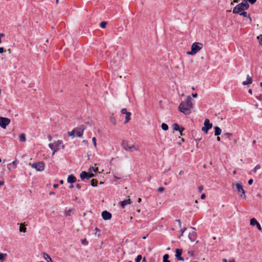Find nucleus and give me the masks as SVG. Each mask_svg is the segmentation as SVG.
<instances>
[{
	"label": "nucleus",
	"mask_w": 262,
	"mask_h": 262,
	"mask_svg": "<svg viewBox=\"0 0 262 262\" xmlns=\"http://www.w3.org/2000/svg\"><path fill=\"white\" fill-rule=\"evenodd\" d=\"M76 187L77 189H80L81 188V185L79 184H77L76 185Z\"/></svg>",
	"instance_id": "53"
},
{
	"label": "nucleus",
	"mask_w": 262,
	"mask_h": 262,
	"mask_svg": "<svg viewBox=\"0 0 262 262\" xmlns=\"http://www.w3.org/2000/svg\"><path fill=\"white\" fill-rule=\"evenodd\" d=\"M81 243L84 245H86L88 244V242L84 238L81 240Z\"/></svg>",
	"instance_id": "40"
},
{
	"label": "nucleus",
	"mask_w": 262,
	"mask_h": 262,
	"mask_svg": "<svg viewBox=\"0 0 262 262\" xmlns=\"http://www.w3.org/2000/svg\"><path fill=\"white\" fill-rule=\"evenodd\" d=\"M19 231L22 232H26V228L25 227H23V224H21L20 225V228H19Z\"/></svg>",
	"instance_id": "29"
},
{
	"label": "nucleus",
	"mask_w": 262,
	"mask_h": 262,
	"mask_svg": "<svg viewBox=\"0 0 262 262\" xmlns=\"http://www.w3.org/2000/svg\"><path fill=\"white\" fill-rule=\"evenodd\" d=\"M192 101L193 99L190 96H187L186 100L182 102L180 104L179 110L185 115L190 114L191 112V110L193 108Z\"/></svg>",
	"instance_id": "1"
},
{
	"label": "nucleus",
	"mask_w": 262,
	"mask_h": 262,
	"mask_svg": "<svg viewBox=\"0 0 262 262\" xmlns=\"http://www.w3.org/2000/svg\"><path fill=\"white\" fill-rule=\"evenodd\" d=\"M10 122V120L9 119L2 117H0V126L3 128H6Z\"/></svg>",
	"instance_id": "7"
},
{
	"label": "nucleus",
	"mask_w": 262,
	"mask_h": 262,
	"mask_svg": "<svg viewBox=\"0 0 262 262\" xmlns=\"http://www.w3.org/2000/svg\"><path fill=\"white\" fill-rule=\"evenodd\" d=\"M247 1H248L250 3L252 4H254L256 0H247Z\"/></svg>",
	"instance_id": "47"
},
{
	"label": "nucleus",
	"mask_w": 262,
	"mask_h": 262,
	"mask_svg": "<svg viewBox=\"0 0 262 262\" xmlns=\"http://www.w3.org/2000/svg\"><path fill=\"white\" fill-rule=\"evenodd\" d=\"M98 167H90V169H89V171H90V172H92V171H93L94 172H97V171H98Z\"/></svg>",
	"instance_id": "30"
},
{
	"label": "nucleus",
	"mask_w": 262,
	"mask_h": 262,
	"mask_svg": "<svg viewBox=\"0 0 262 262\" xmlns=\"http://www.w3.org/2000/svg\"><path fill=\"white\" fill-rule=\"evenodd\" d=\"M102 217L104 220H110L112 217V214L111 213L107 211H103L102 212Z\"/></svg>",
	"instance_id": "9"
},
{
	"label": "nucleus",
	"mask_w": 262,
	"mask_h": 262,
	"mask_svg": "<svg viewBox=\"0 0 262 262\" xmlns=\"http://www.w3.org/2000/svg\"><path fill=\"white\" fill-rule=\"evenodd\" d=\"M10 165H13V167L14 168H15L16 167L17 164V161L16 160L13 161Z\"/></svg>",
	"instance_id": "36"
},
{
	"label": "nucleus",
	"mask_w": 262,
	"mask_h": 262,
	"mask_svg": "<svg viewBox=\"0 0 262 262\" xmlns=\"http://www.w3.org/2000/svg\"><path fill=\"white\" fill-rule=\"evenodd\" d=\"M19 140L22 142H25L26 141V135L25 134H21L19 136Z\"/></svg>",
	"instance_id": "21"
},
{
	"label": "nucleus",
	"mask_w": 262,
	"mask_h": 262,
	"mask_svg": "<svg viewBox=\"0 0 262 262\" xmlns=\"http://www.w3.org/2000/svg\"><path fill=\"white\" fill-rule=\"evenodd\" d=\"M248 92H249V94H252V90L249 89V91H248Z\"/></svg>",
	"instance_id": "58"
},
{
	"label": "nucleus",
	"mask_w": 262,
	"mask_h": 262,
	"mask_svg": "<svg viewBox=\"0 0 262 262\" xmlns=\"http://www.w3.org/2000/svg\"><path fill=\"white\" fill-rule=\"evenodd\" d=\"M212 124L210 123L209 119H206L204 121V126L202 128V130L207 134L210 128L212 127Z\"/></svg>",
	"instance_id": "6"
},
{
	"label": "nucleus",
	"mask_w": 262,
	"mask_h": 262,
	"mask_svg": "<svg viewBox=\"0 0 262 262\" xmlns=\"http://www.w3.org/2000/svg\"><path fill=\"white\" fill-rule=\"evenodd\" d=\"M31 165L33 168L35 169L37 171H43L45 169V163L42 162L34 163L31 164Z\"/></svg>",
	"instance_id": "5"
},
{
	"label": "nucleus",
	"mask_w": 262,
	"mask_h": 262,
	"mask_svg": "<svg viewBox=\"0 0 262 262\" xmlns=\"http://www.w3.org/2000/svg\"><path fill=\"white\" fill-rule=\"evenodd\" d=\"M214 129H215V132H214L215 136H219L220 135H221L222 130L219 127L215 126Z\"/></svg>",
	"instance_id": "18"
},
{
	"label": "nucleus",
	"mask_w": 262,
	"mask_h": 262,
	"mask_svg": "<svg viewBox=\"0 0 262 262\" xmlns=\"http://www.w3.org/2000/svg\"><path fill=\"white\" fill-rule=\"evenodd\" d=\"M256 226H257V228L259 231H261L262 229L259 223H258V224Z\"/></svg>",
	"instance_id": "46"
},
{
	"label": "nucleus",
	"mask_w": 262,
	"mask_h": 262,
	"mask_svg": "<svg viewBox=\"0 0 262 262\" xmlns=\"http://www.w3.org/2000/svg\"><path fill=\"white\" fill-rule=\"evenodd\" d=\"M176 222H178V224H179V227H181V221H180L179 219H178V220H176Z\"/></svg>",
	"instance_id": "49"
},
{
	"label": "nucleus",
	"mask_w": 262,
	"mask_h": 262,
	"mask_svg": "<svg viewBox=\"0 0 262 262\" xmlns=\"http://www.w3.org/2000/svg\"><path fill=\"white\" fill-rule=\"evenodd\" d=\"M75 130V134H76L77 136H82L83 132V129L79 128V129H74Z\"/></svg>",
	"instance_id": "17"
},
{
	"label": "nucleus",
	"mask_w": 262,
	"mask_h": 262,
	"mask_svg": "<svg viewBox=\"0 0 262 262\" xmlns=\"http://www.w3.org/2000/svg\"><path fill=\"white\" fill-rule=\"evenodd\" d=\"M53 187H54V188H58V184H54L53 185Z\"/></svg>",
	"instance_id": "55"
},
{
	"label": "nucleus",
	"mask_w": 262,
	"mask_h": 262,
	"mask_svg": "<svg viewBox=\"0 0 262 262\" xmlns=\"http://www.w3.org/2000/svg\"><path fill=\"white\" fill-rule=\"evenodd\" d=\"M253 179H250V180L248 181V184H249V185H252V183H253Z\"/></svg>",
	"instance_id": "50"
},
{
	"label": "nucleus",
	"mask_w": 262,
	"mask_h": 262,
	"mask_svg": "<svg viewBox=\"0 0 262 262\" xmlns=\"http://www.w3.org/2000/svg\"><path fill=\"white\" fill-rule=\"evenodd\" d=\"M7 254L6 253H0V260H4L6 258Z\"/></svg>",
	"instance_id": "31"
},
{
	"label": "nucleus",
	"mask_w": 262,
	"mask_h": 262,
	"mask_svg": "<svg viewBox=\"0 0 262 262\" xmlns=\"http://www.w3.org/2000/svg\"><path fill=\"white\" fill-rule=\"evenodd\" d=\"M60 183L61 184H62L63 183V180H60Z\"/></svg>",
	"instance_id": "62"
},
{
	"label": "nucleus",
	"mask_w": 262,
	"mask_h": 262,
	"mask_svg": "<svg viewBox=\"0 0 262 262\" xmlns=\"http://www.w3.org/2000/svg\"><path fill=\"white\" fill-rule=\"evenodd\" d=\"M260 86L262 88V82L260 83Z\"/></svg>",
	"instance_id": "64"
},
{
	"label": "nucleus",
	"mask_w": 262,
	"mask_h": 262,
	"mask_svg": "<svg viewBox=\"0 0 262 262\" xmlns=\"http://www.w3.org/2000/svg\"><path fill=\"white\" fill-rule=\"evenodd\" d=\"M121 112L122 114H125V115H126L127 113H129L127 111L126 108H122L121 110Z\"/></svg>",
	"instance_id": "41"
},
{
	"label": "nucleus",
	"mask_w": 262,
	"mask_h": 262,
	"mask_svg": "<svg viewBox=\"0 0 262 262\" xmlns=\"http://www.w3.org/2000/svg\"><path fill=\"white\" fill-rule=\"evenodd\" d=\"M258 222L255 218H252L250 220V225L252 226L256 225L258 224Z\"/></svg>",
	"instance_id": "22"
},
{
	"label": "nucleus",
	"mask_w": 262,
	"mask_h": 262,
	"mask_svg": "<svg viewBox=\"0 0 262 262\" xmlns=\"http://www.w3.org/2000/svg\"><path fill=\"white\" fill-rule=\"evenodd\" d=\"M186 230V228H182L180 230V232H181V234H180V235L179 236V237H180L181 236H182L183 235V233L184 232V231Z\"/></svg>",
	"instance_id": "38"
},
{
	"label": "nucleus",
	"mask_w": 262,
	"mask_h": 262,
	"mask_svg": "<svg viewBox=\"0 0 262 262\" xmlns=\"http://www.w3.org/2000/svg\"><path fill=\"white\" fill-rule=\"evenodd\" d=\"M184 130V128L183 127H180V129H179V130H178L179 131V132H180V135H181V136H183V134L182 132H183V131Z\"/></svg>",
	"instance_id": "44"
},
{
	"label": "nucleus",
	"mask_w": 262,
	"mask_h": 262,
	"mask_svg": "<svg viewBox=\"0 0 262 262\" xmlns=\"http://www.w3.org/2000/svg\"><path fill=\"white\" fill-rule=\"evenodd\" d=\"M49 146L50 149L53 150V155H54L57 150L61 148H63L64 147L62 141L60 140H58L57 141H55L53 143H50L49 144Z\"/></svg>",
	"instance_id": "2"
},
{
	"label": "nucleus",
	"mask_w": 262,
	"mask_h": 262,
	"mask_svg": "<svg viewBox=\"0 0 262 262\" xmlns=\"http://www.w3.org/2000/svg\"><path fill=\"white\" fill-rule=\"evenodd\" d=\"M4 51V48L3 47H0V53H3Z\"/></svg>",
	"instance_id": "52"
},
{
	"label": "nucleus",
	"mask_w": 262,
	"mask_h": 262,
	"mask_svg": "<svg viewBox=\"0 0 262 262\" xmlns=\"http://www.w3.org/2000/svg\"><path fill=\"white\" fill-rule=\"evenodd\" d=\"M203 45L200 42H194L192 43L191 48V51H188L187 54L193 55L202 49Z\"/></svg>",
	"instance_id": "4"
},
{
	"label": "nucleus",
	"mask_w": 262,
	"mask_h": 262,
	"mask_svg": "<svg viewBox=\"0 0 262 262\" xmlns=\"http://www.w3.org/2000/svg\"><path fill=\"white\" fill-rule=\"evenodd\" d=\"M147 236V235L143 236V239H146Z\"/></svg>",
	"instance_id": "63"
},
{
	"label": "nucleus",
	"mask_w": 262,
	"mask_h": 262,
	"mask_svg": "<svg viewBox=\"0 0 262 262\" xmlns=\"http://www.w3.org/2000/svg\"><path fill=\"white\" fill-rule=\"evenodd\" d=\"M236 189L238 192L241 193V197L244 199L246 198L245 191L243 188V186L241 183H236L235 184Z\"/></svg>",
	"instance_id": "8"
},
{
	"label": "nucleus",
	"mask_w": 262,
	"mask_h": 262,
	"mask_svg": "<svg viewBox=\"0 0 262 262\" xmlns=\"http://www.w3.org/2000/svg\"><path fill=\"white\" fill-rule=\"evenodd\" d=\"M164 191V188L162 187L159 188L158 189V191L159 192H162Z\"/></svg>",
	"instance_id": "43"
},
{
	"label": "nucleus",
	"mask_w": 262,
	"mask_h": 262,
	"mask_svg": "<svg viewBox=\"0 0 262 262\" xmlns=\"http://www.w3.org/2000/svg\"><path fill=\"white\" fill-rule=\"evenodd\" d=\"M76 181V177H74L73 175L71 174L70 175L67 179V182L69 183L73 184L74 182H75Z\"/></svg>",
	"instance_id": "16"
},
{
	"label": "nucleus",
	"mask_w": 262,
	"mask_h": 262,
	"mask_svg": "<svg viewBox=\"0 0 262 262\" xmlns=\"http://www.w3.org/2000/svg\"><path fill=\"white\" fill-rule=\"evenodd\" d=\"M141 201H142V199H141V198H139V199H138V203H141Z\"/></svg>",
	"instance_id": "56"
},
{
	"label": "nucleus",
	"mask_w": 262,
	"mask_h": 262,
	"mask_svg": "<svg viewBox=\"0 0 262 262\" xmlns=\"http://www.w3.org/2000/svg\"><path fill=\"white\" fill-rule=\"evenodd\" d=\"M4 184V181H0V186L3 185Z\"/></svg>",
	"instance_id": "57"
},
{
	"label": "nucleus",
	"mask_w": 262,
	"mask_h": 262,
	"mask_svg": "<svg viewBox=\"0 0 262 262\" xmlns=\"http://www.w3.org/2000/svg\"><path fill=\"white\" fill-rule=\"evenodd\" d=\"M257 39L259 41V43L260 45L262 46V35H259L257 37Z\"/></svg>",
	"instance_id": "32"
},
{
	"label": "nucleus",
	"mask_w": 262,
	"mask_h": 262,
	"mask_svg": "<svg viewBox=\"0 0 262 262\" xmlns=\"http://www.w3.org/2000/svg\"><path fill=\"white\" fill-rule=\"evenodd\" d=\"M260 165L259 164H257L252 171L253 172L256 173L257 171L260 168Z\"/></svg>",
	"instance_id": "27"
},
{
	"label": "nucleus",
	"mask_w": 262,
	"mask_h": 262,
	"mask_svg": "<svg viewBox=\"0 0 262 262\" xmlns=\"http://www.w3.org/2000/svg\"><path fill=\"white\" fill-rule=\"evenodd\" d=\"M130 115H131V113L130 112L127 113V114L126 115L124 123H126L128 122H129V121L130 120Z\"/></svg>",
	"instance_id": "23"
},
{
	"label": "nucleus",
	"mask_w": 262,
	"mask_h": 262,
	"mask_svg": "<svg viewBox=\"0 0 262 262\" xmlns=\"http://www.w3.org/2000/svg\"><path fill=\"white\" fill-rule=\"evenodd\" d=\"M249 7V5L247 3V2L244 1L241 4H239L234 8L233 10V13L239 14L241 12L244 11V10L248 9Z\"/></svg>",
	"instance_id": "3"
},
{
	"label": "nucleus",
	"mask_w": 262,
	"mask_h": 262,
	"mask_svg": "<svg viewBox=\"0 0 262 262\" xmlns=\"http://www.w3.org/2000/svg\"><path fill=\"white\" fill-rule=\"evenodd\" d=\"M91 185L93 187H95V186H97V181L95 179H92L91 180Z\"/></svg>",
	"instance_id": "28"
},
{
	"label": "nucleus",
	"mask_w": 262,
	"mask_h": 262,
	"mask_svg": "<svg viewBox=\"0 0 262 262\" xmlns=\"http://www.w3.org/2000/svg\"><path fill=\"white\" fill-rule=\"evenodd\" d=\"M130 143L127 140H123L121 146L122 148L126 151H128V147H130Z\"/></svg>",
	"instance_id": "11"
},
{
	"label": "nucleus",
	"mask_w": 262,
	"mask_h": 262,
	"mask_svg": "<svg viewBox=\"0 0 262 262\" xmlns=\"http://www.w3.org/2000/svg\"><path fill=\"white\" fill-rule=\"evenodd\" d=\"M80 177L82 180H84V179H88V172L85 171H82L80 174Z\"/></svg>",
	"instance_id": "20"
},
{
	"label": "nucleus",
	"mask_w": 262,
	"mask_h": 262,
	"mask_svg": "<svg viewBox=\"0 0 262 262\" xmlns=\"http://www.w3.org/2000/svg\"><path fill=\"white\" fill-rule=\"evenodd\" d=\"M169 258V255L167 254H165L163 256V262H170L168 259Z\"/></svg>",
	"instance_id": "24"
},
{
	"label": "nucleus",
	"mask_w": 262,
	"mask_h": 262,
	"mask_svg": "<svg viewBox=\"0 0 262 262\" xmlns=\"http://www.w3.org/2000/svg\"><path fill=\"white\" fill-rule=\"evenodd\" d=\"M225 135L227 136L228 137H230L232 136V134L230 133H226L225 134Z\"/></svg>",
	"instance_id": "48"
},
{
	"label": "nucleus",
	"mask_w": 262,
	"mask_h": 262,
	"mask_svg": "<svg viewBox=\"0 0 262 262\" xmlns=\"http://www.w3.org/2000/svg\"><path fill=\"white\" fill-rule=\"evenodd\" d=\"M173 129L174 130H178L180 129L179 125L177 123H174L172 125Z\"/></svg>",
	"instance_id": "26"
},
{
	"label": "nucleus",
	"mask_w": 262,
	"mask_h": 262,
	"mask_svg": "<svg viewBox=\"0 0 262 262\" xmlns=\"http://www.w3.org/2000/svg\"><path fill=\"white\" fill-rule=\"evenodd\" d=\"M188 238L191 242H194L196 238V234L194 231H192V232L189 233L188 235Z\"/></svg>",
	"instance_id": "12"
},
{
	"label": "nucleus",
	"mask_w": 262,
	"mask_h": 262,
	"mask_svg": "<svg viewBox=\"0 0 262 262\" xmlns=\"http://www.w3.org/2000/svg\"><path fill=\"white\" fill-rule=\"evenodd\" d=\"M161 128L164 130H167L168 129V126L166 124L163 123L161 124Z\"/></svg>",
	"instance_id": "25"
},
{
	"label": "nucleus",
	"mask_w": 262,
	"mask_h": 262,
	"mask_svg": "<svg viewBox=\"0 0 262 262\" xmlns=\"http://www.w3.org/2000/svg\"><path fill=\"white\" fill-rule=\"evenodd\" d=\"M92 142L93 143V144L94 145L95 147H96L97 146V143H96V139L95 137H93L92 138Z\"/></svg>",
	"instance_id": "42"
},
{
	"label": "nucleus",
	"mask_w": 262,
	"mask_h": 262,
	"mask_svg": "<svg viewBox=\"0 0 262 262\" xmlns=\"http://www.w3.org/2000/svg\"><path fill=\"white\" fill-rule=\"evenodd\" d=\"M229 262H235V260L233 259L230 260L229 261Z\"/></svg>",
	"instance_id": "60"
},
{
	"label": "nucleus",
	"mask_w": 262,
	"mask_h": 262,
	"mask_svg": "<svg viewBox=\"0 0 262 262\" xmlns=\"http://www.w3.org/2000/svg\"><path fill=\"white\" fill-rule=\"evenodd\" d=\"M132 203L131 200L129 199L124 200L120 202V205L122 208H124L125 206L128 204H130Z\"/></svg>",
	"instance_id": "15"
},
{
	"label": "nucleus",
	"mask_w": 262,
	"mask_h": 262,
	"mask_svg": "<svg viewBox=\"0 0 262 262\" xmlns=\"http://www.w3.org/2000/svg\"><path fill=\"white\" fill-rule=\"evenodd\" d=\"M252 82V78L249 75L247 76V79L246 81L243 82L242 84L244 85H248L251 84Z\"/></svg>",
	"instance_id": "14"
},
{
	"label": "nucleus",
	"mask_w": 262,
	"mask_h": 262,
	"mask_svg": "<svg viewBox=\"0 0 262 262\" xmlns=\"http://www.w3.org/2000/svg\"><path fill=\"white\" fill-rule=\"evenodd\" d=\"M220 140H221L220 137H217V141H220Z\"/></svg>",
	"instance_id": "61"
},
{
	"label": "nucleus",
	"mask_w": 262,
	"mask_h": 262,
	"mask_svg": "<svg viewBox=\"0 0 262 262\" xmlns=\"http://www.w3.org/2000/svg\"><path fill=\"white\" fill-rule=\"evenodd\" d=\"M129 152H133L134 151L139 150V146L135 144H130V147H128Z\"/></svg>",
	"instance_id": "13"
},
{
	"label": "nucleus",
	"mask_w": 262,
	"mask_h": 262,
	"mask_svg": "<svg viewBox=\"0 0 262 262\" xmlns=\"http://www.w3.org/2000/svg\"><path fill=\"white\" fill-rule=\"evenodd\" d=\"M223 262H227V260L226 258L223 259Z\"/></svg>",
	"instance_id": "59"
},
{
	"label": "nucleus",
	"mask_w": 262,
	"mask_h": 262,
	"mask_svg": "<svg viewBox=\"0 0 262 262\" xmlns=\"http://www.w3.org/2000/svg\"><path fill=\"white\" fill-rule=\"evenodd\" d=\"M206 198V195L204 194V193H203L201 196V199H205Z\"/></svg>",
	"instance_id": "51"
},
{
	"label": "nucleus",
	"mask_w": 262,
	"mask_h": 262,
	"mask_svg": "<svg viewBox=\"0 0 262 262\" xmlns=\"http://www.w3.org/2000/svg\"><path fill=\"white\" fill-rule=\"evenodd\" d=\"M142 256L141 255H138L136 258L135 259V261L136 262H140L141 261V260L142 259Z\"/></svg>",
	"instance_id": "34"
},
{
	"label": "nucleus",
	"mask_w": 262,
	"mask_h": 262,
	"mask_svg": "<svg viewBox=\"0 0 262 262\" xmlns=\"http://www.w3.org/2000/svg\"><path fill=\"white\" fill-rule=\"evenodd\" d=\"M106 24H107V23L106 21H102V22H101V23L100 24V26L102 28H105Z\"/></svg>",
	"instance_id": "33"
},
{
	"label": "nucleus",
	"mask_w": 262,
	"mask_h": 262,
	"mask_svg": "<svg viewBox=\"0 0 262 262\" xmlns=\"http://www.w3.org/2000/svg\"><path fill=\"white\" fill-rule=\"evenodd\" d=\"M110 121L113 123L114 124H116V120L115 117L113 116L110 117Z\"/></svg>",
	"instance_id": "35"
},
{
	"label": "nucleus",
	"mask_w": 262,
	"mask_h": 262,
	"mask_svg": "<svg viewBox=\"0 0 262 262\" xmlns=\"http://www.w3.org/2000/svg\"><path fill=\"white\" fill-rule=\"evenodd\" d=\"M182 253V250L180 249H177L176 250V255L175 256L179 260L181 261H184V258L181 256Z\"/></svg>",
	"instance_id": "10"
},
{
	"label": "nucleus",
	"mask_w": 262,
	"mask_h": 262,
	"mask_svg": "<svg viewBox=\"0 0 262 262\" xmlns=\"http://www.w3.org/2000/svg\"><path fill=\"white\" fill-rule=\"evenodd\" d=\"M238 14H239L240 15H242L246 17H248L250 21H252V19H251L250 15L249 14H248L247 12L243 11V12H241L240 13H239Z\"/></svg>",
	"instance_id": "19"
},
{
	"label": "nucleus",
	"mask_w": 262,
	"mask_h": 262,
	"mask_svg": "<svg viewBox=\"0 0 262 262\" xmlns=\"http://www.w3.org/2000/svg\"><path fill=\"white\" fill-rule=\"evenodd\" d=\"M91 172H90L89 171V173H88V179H89L90 178H91L94 177V174L93 173H91Z\"/></svg>",
	"instance_id": "39"
},
{
	"label": "nucleus",
	"mask_w": 262,
	"mask_h": 262,
	"mask_svg": "<svg viewBox=\"0 0 262 262\" xmlns=\"http://www.w3.org/2000/svg\"><path fill=\"white\" fill-rule=\"evenodd\" d=\"M203 186H200L199 187H198V191L199 192H201L203 190Z\"/></svg>",
	"instance_id": "45"
},
{
	"label": "nucleus",
	"mask_w": 262,
	"mask_h": 262,
	"mask_svg": "<svg viewBox=\"0 0 262 262\" xmlns=\"http://www.w3.org/2000/svg\"><path fill=\"white\" fill-rule=\"evenodd\" d=\"M75 130L74 129L71 132H68V134L69 136H74Z\"/></svg>",
	"instance_id": "37"
},
{
	"label": "nucleus",
	"mask_w": 262,
	"mask_h": 262,
	"mask_svg": "<svg viewBox=\"0 0 262 262\" xmlns=\"http://www.w3.org/2000/svg\"><path fill=\"white\" fill-rule=\"evenodd\" d=\"M192 96L193 98H196L198 96V94L196 93L192 94Z\"/></svg>",
	"instance_id": "54"
}]
</instances>
